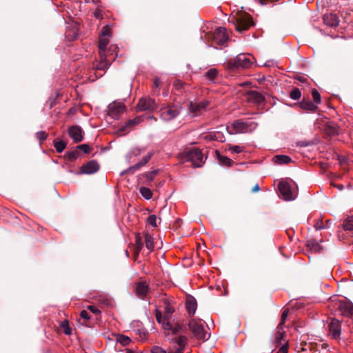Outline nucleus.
<instances>
[{
  "instance_id": "1",
  "label": "nucleus",
  "mask_w": 353,
  "mask_h": 353,
  "mask_svg": "<svg viewBox=\"0 0 353 353\" xmlns=\"http://www.w3.org/2000/svg\"><path fill=\"white\" fill-rule=\"evenodd\" d=\"M164 314H162L161 312L156 310V319L159 323L162 325L163 330H168L172 334H177L182 330V326L179 323H174L171 321L172 314L174 312V307L168 301H165Z\"/></svg>"
},
{
  "instance_id": "2",
  "label": "nucleus",
  "mask_w": 353,
  "mask_h": 353,
  "mask_svg": "<svg viewBox=\"0 0 353 353\" xmlns=\"http://www.w3.org/2000/svg\"><path fill=\"white\" fill-rule=\"evenodd\" d=\"M257 126L254 121H234L230 125H227L226 130L230 134L248 133L253 131Z\"/></svg>"
},
{
  "instance_id": "3",
  "label": "nucleus",
  "mask_w": 353,
  "mask_h": 353,
  "mask_svg": "<svg viewBox=\"0 0 353 353\" xmlns=\"http://www.w3.org/2000/svg\"><path fill=\"white\" fill-rule=\"evenodd\" d=\"M181 111L179 104L170 103L162 105L159 110L160 118L165 121H170L176 118Z\"/></svg>"
},
{
  "instance_id": "4",
  "label": "nucleus",
  "mask_w": 353,
  "mask_h": 353,
  "mask_svg": "<svg viewBox=\"0 0 353 353\" xmlns=\"http://www.w3.org/2000/svg\"><path fill=\"white\" fill-rule=\"evenodd\" d=\"M254 57L249 54H239L235 58L228 62V65L231 69L243 68L246 69L251 67L253 63Z\"/></svg>"
},
{
  "instance_id": "5",
  "label": "nucleus",
  "mask_w": 353,
  "mask_h": 353,
  "mask_svg": "<svg viewBox=\"0 0 353 353\" xmlns=\"http://www.w3.org/2000/svg\"><path fill=\"white\" fill-rule=\"evenodd\" d=\"M230 22L234 25L236 31L241 32L254 25L252 17L248 14H241L233 17Z\"/></svg>"
},
{
  "instance_id": "6",
  "label": "nucleus",
  "mask_w": 353,
  "mask_h": 353,
  "mask_svg": "<svg viewBox=\"0 0 353 353\" xmlns=\"http://www.w3.org/2000/svg\"><path fill=\"white\" fill-rule=\"evenodd\" d=\"M185 159L188 161H191L195 167H200L205 162V158L201 151L196 148L186 152Z\"/></svg>"
},
{
  "instance_id": "7",
  "label": "nucleus",
  "mask_w": 353,
  "mask_h": 353,
  "mask_svg": "<svg viewBox=\"0 0 353 353\" xmlns=\"http://www.w3.org/2000/svg\"><path fill=\"white\" fill-rule=\"evenodd\" d=\"M189 329L194 336L199 340H206L207 333L205 332L203 325L195 319H191L188 323Z\"/></svg>"
},
{
  "instance_id": "8",
  "label": "nucleus",
  "mask_w": 353,
  "mask_h": 353,
  "mask_svg": "<svg viewBox=\"0 0 353 353\" xmlns=\"http://www.w3.org/2000/svg\"><path fill=\"white\" fill-rule=\"evenodd\" d=\"M328 334L332 339L337 341L341 339V324L339 320L336 319H331L328 325Z\"/></svg>"
},
{
  "instance_id": "9",
  "label": "nucleus",
  "mask_w": 353,
  "mask_h": 353,
  "mask_svg": "<svg viewBox=\"0 0 353 353\" xmlns=\"http://www.w3.org/2000/svg\"><path fill=\"white\" fill-rule=\"evenodd\" d=\"M157 107L155 101L149 97H142L137 105L139 111H153Z\"/></svg>"
},
{
  "instance_id": "10",
  "label": "nucleus",
  "mask_w": 353,
  "mask_h": 353,
  "mask_svg": "<svg viewBox=\"0 0 353 353\" xmlns=\"http://www.w3.org/2000/svg\"><path fill=\"white\" fill-rule=\"evenodd\" d=\"M108 115L117 119L125 111V105L120 101H114L108 105Z\"/></svg>"
},
{
  "instance_id": "11",
  "label": "nucleus",
  "mask_w": 353,
  "mask_h": 353,
  "mask_svg": "<svg viewBox=\"0 0 353 353\" xmlns=\"http://www.w3.org/2000/svg\"><path fill=\"white\" fill-rule=\"evenodd\" d=\"M279 190L283 199L286 201L294 200L296 198V193L292 190L288 182L282 181L279 184Z\"/></svg>"
},
{
  "instance_id": "12",
  "label": "nucleus",
  "mask_w": 353,
  "mask_h": 353,
  "mask_svg": "<svg viewBox=\"0 0 353 353\" xmlns=\"http://www.w3.org/2000/svg\"><path fill=\"white\" fill-rule=\"evenodd\" d=\"M212 39L214 42L217 45L222 46L225 44L228 39L226 29L223 27L218 28L213 34Z\"/></svg>"
},
{
  "instance_id": "13",
  "label": "nucleus",
  "mask_w": 353,
  "mask_h": 353,
  "mask_svg": "<svg viewBox=\"0 0 353 353\" xmlns=\"http://www.w3.org/2000/svg\"><path fill=\"white\" fill-rule=\"evenodd\" d=\"M142 121V118L141 117H137L133 119H130L127 121L123 125H121L119 130L118 133L121 134H125L130 131H131L135 125L141 123Z\"/></svg>"
},
{
  "instance_id": "14",
  "label": "nucleus",
  "mask_w": 353,
  "mask_h": 353,
  "mask_svg": "<svg viewBox=\"0 0 353 353\" xmlns=\"http://www.w3.org/2000/svg\"><path fill=\"white\" fill-rule=\"evenodd\" d=\"M209 105V101L203 100L201 101H191L189 104V108L194 115H196L204 110Z\"/></svg>"
},
{
  "instance_id": "15",
  "label": "nucleus",
  "mask_w": 353,
  "mask_h": 353,
  "mask_svg": "<svg viewBox=\"0 0 353 353\" xmlns=\"http://www.w3.org/2000/svg\"><path fill=\"white\" fill-rule=\"evenodd\" d=\"M99 170V165L95 161H90L81 168L80 174H92Z\"/></svg>"
},
{
  "instance_id": "16",
  "label": "nucleus",
  "mask_w": 353,
  "mask_h": 353,
  "mask_svg": "<svg viewBox=\"0 0 353 353\" xmlns=\"http://www.w3.org/2000/svg\"><path fill=\"white\" fill-rule=\"evenodd\" d=\"M246 99L248 102L261 104L264 101L265 98L261 93L256 90H251L247 92Z\"/></svg>"
},
{
  "instance_id": "17",
  "label": "nucleus",
  "mask_w": 353,
  "mask_h": 353,
  "mask_svg": "<svg viewBox=\"0 0 353 353\" xmlns=\"http://www.w3.org/2000/svg\"><path fill=\"white\" fill-rule=\"evenodd\" d=\"M339 308L343 316H351L353 315V303L349 301H341Z\"/></svg>"
},
{
  "instance_id": "18",
  "label": "nucleus",
  "mask_w": 353,
  "mask_h": 353,
  "mask_svg": "<svg viewBox=\"0 0 353 353\" xmlns=\"http://www.w3.org/2000/svg\"><path fill=\"white\" fill-rule=\"evenodd\" d=\"M68 134L71 139L76 143L80 142L83 140L82 130L79 126H71L68 129Z\"/></svg>"
},
{
  "instance_id": "19",
  "label": "nucleus",
  "mask_w": 353,
  "mask_h": 353,
  "mask_svg": "<svg viewBox=\"0 0 353 353\" xmlns=\"http://www.w3.org/2000/svg\"><path fill=\"white\" fill-rule=\"evenodd\" d=\"M148 292V285L145 282H139L135 288V293L140 298H144Z\"/></svg>"
},
{
  "instance_id": "20",
  "label": "nucleus",
  "mask_w": 353,
  "mask_h": 353,
  "mask_svg": "<svg viewBox=\"0 0 353 353\" xmlns=\"http://www.w3.org/2000/svg\"><path fill=\"white\" fill-rule=\"evenodd\" d=\"M153 152H149L147 155L144 156L139 163L130 167L129 168V171L134 172L135 170L140 169L142 166L145 165L150 161Z\"/></svg>"
},
{
  "instance_id": "21",
  "label": "nucleus",
  "mask_w": 353,
  "mask_h": 353,
  "mask_svg": "<svg viewBox=\"0 0 353 353\" xmlns=\"http://www.w3.org/2000/svg\"><path fill=\"white\" fill-rule=\"evenodd\" d=\"M197 304L195 299L192 296L188 297L186 301V310L189 314L194 315L196 310Z\"/></svg>"
},
{
  "instance_id": "22",
  "label": "nucleus",
  "mask_w": 353,
  "mask_h": 353,
  "mask_svg": "<svg viewBox=\"0 0 353 353\" xmlns=\"http://www.w3.org/2000/svg\"><path fill=\"white\" fill-rule=\"evenodd\" d=\"M100 61L97 64L96 68L97 70H107L110 63L106 60L105 54L100 52Z\"/></svg>"
},
{
  "instance_id": "23",
  "label": "nucleus",
  "mask_w": 353,
  "mask_h": 353,
  "mask_svg": "<svg viewBox=\"0 0 353 353\" xmlns=\"http://www.w3.org/2000/svg\"><path fill=\"white\" fill-rule=\"evenodd\" d=\"M285 332L283 330V326L280 327V325L277 327V332L275 335V341L278 345H282L283 342L285 343L286 341L284 339Z\"/></svg>"
},
{
  "instance_id": "24",
  "label": "nucleus",
  "mask_w": 353,
  "mask_h": 353,
  "mask_svg": "<svg viewBox=\"0 0 353 353\" xmlns=\"http://www.w3.org/2000/svg\"><path fill=\"white\" fill-rule=\"evenodd\" d=\"M301 108L303 110H308L311 112H315L317 109V105L310 101H303L300 104Z\"/></svg>"
},
{
  "instance_id": "25",
  "label": "nucleus",
  "mask_w": 353,
  "mask_h": 353,
  "mask_svg": "<svg viewBox=\"0 0 353 353\" xmlns=\"http://www.w3.org/2000/svg\"><path fill=\"white\" fill-rule=\"evenodd\" d=\"M145 247L150 251L154 249V239L149 233L144 234Z\"/></svg>"
},
{
  "instance_id": "26",
  "label": "nucleus",
  "mask_w": 353,
  "mask_h": 353,
  "mask_svg": "<svg viewBox=\"0 0 353 353\" xmlns=\"http://www.w3.org/2000/svg\"><path fill=\"white\" fill-rule=\"evenodd\" d=\"M109 43V39L108 37L100 36L99 41V48L100 52L104 53L105 49Z\"/></svg>"
},
{
  "instance_id": "27",
  "label": "nucleus",
  "mask_w": 353,
  "mask_h": 353,
  "mask_svg": "<svg viewBox=\"0 0 353 353\" xmlns=\"http://www.w3.org/2000/svg\"><path fill=\"white\" fill-rule=\"evenodd\" d=\"M171 340L172 342L176 343L179 345L178 347H181L182 351H183L184 347L185 346L188 341V339L186 336H179V337L176 339H172Z\"/></svg>"
},
{
  "instance_id": "28",
  "label": "nucleus",
  "mask_w": 353,
  "mask_h": 353,
  "mask_svg": "<svg viewBox=\"0 0 353 353\" xmlns=\"http://www.w3.org/2000/svg\"><path fill=\"white\" fill-rule=\"evenodd\" d=\"M216 157H217V159H218L219 163L221 165H226V166H230L233 163V161L232 159H230V158H228L227 157L221 155L220 153H219L218 152H216Z\"/></svg>"
},
{
  "instance_id": "29",
  "label": "nucleus",
  "mask_w": 353,
  "mask_h": 353,
  "mask_svg": "<svg viewBox=\"0 0 353 353\" xmlns=\"http://www.w3.org/2000/svg\"><path fill=\"white\" fill-rule=\"evenodd\" d=\"M274 159L278 164H287L291 161V158L286 155H276Z\"/></svg>"
},
{
  "instance_id": "30",
  "label": "nucleus",
  "mask_w": 353,
  "mask_h": 353,
  "mask_svg": "<svg viewBox=\"0 0 353 353\" xmlns=\"http://www.w3.org/2000/svg\"><path fill=\"white\" fill-rule=\"evenodd\" d=\"M225 150L232 154H239L244 151V148L240 145H228L226 146Z\"/></svg>"
},
{
  "instance_id": "31",
  "label": "nucleus",
  "mask_w": 353,
  "mask_h": 353,
  "mask_svg": "<svg viewBox=\"0 0 353 353\" xmlns=\"http://www.w3.org/2000/svg\"><path fill=\"white\" fill-rule=\"evenodd\" d=\"M159 170H154L144 174V176L146 178L147 184L150 183L154 180Z\"/></svg>"
},
{
  "instance_id": "32",
  "label": "nucleus",
  "mask_w": 353,
  "mask_h": 353,
  "mask_svg": "<svg viewBox=\"0 0 353 353\" xmlns=\"http://www.w3.org/2000/svg\"><path fill=\"white\" fill-rule=\"evenodd\" d=\"M217 75L218 70L215 68H211L205 73V77L210 81H214Z\"/></svg>"
},
{
  "instance_id": "33",
  "label": "nucleus",
  "mask_w": 353,
  "mask_h": 353,
  "mask_svg": "<svg viewBox=\"0 0 353 353\" xmlns=\"http://www.w3.org/2000/svg\"><path fill=\"white\" fill-rule=\"evenodd\" d=\"M139 192L141 196L147 200L150 199L152 196V192L148 188L141 187Z\"/></svg>"
},
{
  "instance_id": "34",
  "label": "nucleus",
  "mask_w": 353,
  "mask_h": 353,
  "mask_svg": "<svg viewBox=\"0 0 353 353\" xmlns=\"http://www.w3.org/2000/svg\"><path fill=\"white\" fill-rule=\"evenodd\" d=\"M290 97L293 100H298L301 97V90L299 88H294L290 94Z\"/></svg>"
},
{
  "instance_id": "35",
  "label": "nucleus",
  "mask_w": 353,
  "mask_h": 353,
  "mask_svg": "<svg viewBox=\"0 0 353 353\" xmlns=\"http://www.w3.org/2000/svg\"><path fill=\"white\" fill-rule=\"evenodd\" d=\"M135 249L138 252H139L141 249L143 248V243L142 242V238L140 236V234H137L136 236V241H135Z\"/></svg>"
},
{
  "instance_id": "36",
  "label": "nucleus",
  "mask_w": 353,
  "mask_h": 353,
  "mask_svg": "<svg viewBox=\"0 0 353 353\" xmlns=\"http://www.w3.org/2000/svg\"><path fill=\"white\" fill-rule=\"evenodd\" d=\"M56 150L58 152H62L66 147V144L63 141H56L54 144Z\"/></svg>"
},
{
  "instance_id": "37",
  "label": "nucleus",
  "mask_w": 353,
  "mask_h": 353,
  "mask_svg": "<svg viewBox=\"0 0 353 353\" xmlns=\"http://www.w3.org/2000/svg\"><path fill=\"white\" fill-rule=\"evenodd\" d=\"M117 341L123 345H127L130 342V338L124 335L118 336L117 338Z\"/></svg>"
},
{
  "instance_id": "38",
  "label": "nucleus",
  "mask_w": 353,
  "mask_h": 353,
  "mask_svg": "<svg viewBox=\"0 0 353 353\" xmlns=\"http://www.w3.org/2000/svg\"><path fill=\"white\" fill-rule=\"evenodd\" d=\"M312 96L315 104L317 105L321 103V95L316 90H313L312 91Z\"/></svg>"
},
{
  "instance_id": "39",
  "label": "nucleus",
  "mask_w": 353,
  "mask_h": 353,
  "mask_svg": "<svg viewBox=\"0 0 353 353\" xmlns=\"http://www.w3.org/2000/svg\"><path fill=\"white\" fill-rule=\"evenodd\" d=\"M147 223L152 227H157V216L154 214L150 215L147 219Z\"/></svg>"
},
{
  "instance_id": "40",
  "label": "nucleus",
  "mask_w": 353,
  "mask_h": 353,
  "mask_svg": "<svg viewBox=\"0 0 353 353\" xmlns=\"http://www.w3.org/2000/svg\"><path fill=\"white\" fill-rule=\"evenodd\" d=\"M288 314H289V310L288 308L285 309L283 311L282 316H281V322L279 324V325H280V327H281V326L284 325V324L285 323V321H286V319H287V317L288 316Z\"/></svg>"
},
{
  "instance_id": "41",
  "label": "nucleus",
  "mask_w": 353,
  "mask_h": 353,
  "mask_svg": "<svg viewBox=\"0 0 353 353\" xmlns=\"http://www.w3.org/2000/svg\"><path fill=\"white\" fill-rule=\"evenodd\" d=\"M61 327L65 334L69 335L71 334V329L70 328L69 323L67 321H64L61 323Z\"/></svg>"
},
{
  "instance_id": "42",
  "label": "nucleus",
  "mask_w": 353,
  "mask_h": 353,
  "mask_svg": "<svg viewBox=\"0 0 353 353\" xmlns=\"http://www.w3.org/2000/svg\"><path fill=\"white\" fill-rule=\"evenodd\" d=\"M111 34V29L108 26H105L101 30V36L109 37Z\"/></svg>"
},
{
  "instance_id": "43",
  "label": "nucleus",
  "mask_w": 353,
  "mask_h": 353,
  "mask_svg": "<svg viewBox=\"0 0 353 353\" xmlns=\"http://www.w3.org/2000/svg\"><path fill=\"white\" fill-rule=\"evenodd\" d=\"M36 136H37V139H39L40 141H44L47 138V134L44 131H41V132H37L36 134Z\"/></svg>"
},
{
  "instance_id": "44",
  "label": "nucleus",
  "mask_w": 353,
  "mask_h": 353,
  "mask_svg": "<svg viewBox=\"0 0 353 353\" xmlns=\"http://www.w3.org/2000/svg\"><path fill=\"white\" fill-rule=\"evenodd\" d=\"M68 156L70 160L74 161L75 160L78 156H79V152L78 151H72L68 153Z\"/></svg>"
},
{
  "instance_id": "45",
  "label": "nucleus",
  "mask_w": 353,
  "mask_h": 353,
  "mask_svg": "<svg viewBox=\"0 0 353 353\" xmlns=\"http://www.w3.org/2000/svg\"><path fill=\"white\" fill-rule=\"evenodd\" d=\"M80 150H81L84 153H89L91 151L90 146L87 144H82L78 147Z\"/></svg>"
},
{
  "instance_id": "46",
  "label": "nucleus",
  "mask_w": 353,
  "mask_h": 353,
  "mask_svg": "<svg viewBox=\"0 0 353 353\" xmlns=\"http://www.w3.org/2000/svg\"><path fill=\"white\" fill-rule=\"evenodd\" d=\"M152 353H166V351L159 346H154L151 350Z\"/></svg>"
},
{
  "instance_id": "47",
  "label": "nucleus",
  "mask_w": 353,
  "mask_h": 353,
  "mask_svg": "<svg viewBox=\"0 0 353 353\" xmlns=\"http://www.w3.org/2000/svg\"><path fill=\"white\" fill-rule=\"evenodd\" d=\"M314 228L316 230H321L323 228H325V226L323 225V223L322 221V219H319L316 221V223L314 224Z\"/></svg>"
},
{
  "instance_id": "48",
  "label": "nucleus",
  "mask_w": 353,
  "mask_h": 353,
  "mask_svg": "<svg viewBox=\"0 0 353 353\" xmlns=\"http://www.w3.org/2000/svg\"><path fill=\"white\" fill-rule=\"evenodd\" d=\"M174 86L176 88V89L179 90V89H182L183 88V82L181 81L176 80L174 82Z\"/></svg>"
},
{
  "instance_id": "49",
  "label": "nucleus",
  "mask_w": 353,
  "mask_h": 353,
  "mask_svg": "<svg viewBox=\"0 0 353 353\" xmlns=\"http://www.w3.org/2000/svg\"><path fill=\"white\" fill-rule=\"evenodd\" d=\"M80 316L82 319L85 320H88L90 318L88 312L86 310H82L80 313Z\"/></svg>"
},
{
  "instance_id": "50",
  "label": "nucleus",
  "mask_w": 353,
  "mask_h": 353,
  "mask_svg": "<svg viewBox=\"0 0 353 353\" xmlns=\"http://www.w3.org/2000/svg\"><path fill=\"white\" fill-rule=\"evenodd\" d=\"M281 345L282 346L280 348L279 351L283 353H287L288 350V346L287 342L283 343Z\"/></svg>"
},
{
  "instance_id": "51",
  "label": "nucleus",
  "mask_w": 353,
  "mask_h": 353,
  "mask_svg": "<svg viewBox=\"0 0 353 353\" xmlns=\"http://www.w3.org/2000/svg\"><path fill=\"white\" fill-rule=\"evenodd\" d=\"M88 308L94 314H99L100 312L99 310L96 306L89 305Z\"/></svg>"
},
{
  "instance_id": "52",
  "label": "nucleus",
  "mask_w": 353,
  "mask_h": 353,
  "mask_svg": "<svg viewBox=\"0 0 353 353\" xmlns=\"http://www.w3.org/2000/svg\"><path fill=\"white\" fill-rule=\"evenodd\" d=\"M264 65L266 66V67H273V66H276V62L274 61L269 60V61H267L264 63Z\"/></svg>"
},
{
  "instance_id": "53",
  "label": "nucleus",
  "mask_w": 353,
  "mask_h": 353,
  "mask_svg": "<svg viewBox=\"0 0 353 353\" xmlns=\"http://www.w3.org/2000/svg\"><path fill=\"white\" fill-rule=\"evenodd\" d=\"M159 85H160V81H159V79L156 78V79H154V89H153V92H154V94L156 93V90H155V89L159 88Z\"/></svg>"
},
{
  "instance_id": "54",
  "label": "nucleus",
  "mask_w": 353,
  "mask_h": 353,
  "mask_svg": "<svg viewBox=\"0 0 353 353\" xmlns=\"http://www.w3.org/2000/svg\"><path fill=\"white\" fill-rule=\"evenodd\" d=\"M331 17L334 19V21L331 23H330V25L331 26H337L339 24V21H337L336 16H332V15Z\"/></svg>"
},
{
  "instance_id": "55",
  "label": "nucleus",
  "mask_w": 353,
  "mask_h": 353,
  "mask_svg": "<svg viewBox=\"0 0 353 353\" xmlns=\"http://www.w3.org/2000/svg\"><path fill=\"white\" fill-rule=\"evenodd\" d=\"M182 348L181 347H177L175 350H170L168 351V353H182Z\"/></svg>"
},
{
  "instance_id": "56",
  "label": "nucleus",
  "mask_w": 353,
  "mask_h": 353,
  "mask_svg": "<svg viewBox=\"0 0 353 353\" xmlns=\"http://www.w3.org/2000/svg\"><path fill=\"white\" fill-rule=\"evenodd\" d=\"M94 16L97 19H99L101 17V13L100 11H96L94 13Z\"/></svg>"
},
{
  "instance_id": "57",
  "label": "nucleus",
  "mask_w": 353,
  "mask_h": 353,
  "mask_svg": "<svg viewBox=\"0 0 353 353\" xmlns=\"http://www.w3.org/2000/svg\"><path fill=\"white\" fill-rule=\"evenodd\" d=\"M259 190V186L258 184L255 185L254 187L252 188V192H256Z\"/></svg>"
},
{
  "instance_id": "58",
  "label": "nucleus",
  "mask_w": 353,
  "mask_h": 353,
  "mask_svg": "<svg viewBox=\"0 0 353 353\" xmlns=\"http://www.w3.org/2000/svg\"><path fill=\"white\" fill-rule=\"evenodd\" d=\"M319 245L318 244H316L315 246H314L313 249L314 250H319Z\"/></svg>"
},
{
  "instance_id": "59",
  "label": "nucleus",
  "mask_w": 353,
  "mask_h": 353,
  "mask_svg": "<svg viewBox=\"0 0 353 353\" xmlns=\"http://www.w3.org/2000/svg\"><path fill=\"white\" fill-rule=\"evenodd\" d=\"M330 220H327V225H325V228H329V227H330Z\"/></svg>"
},
{
  "instance_id": "60",
  "label": "nucleus",
  "mask_w": 353,
  "mask_h": 353,
  "mask_svg": "<svg viewBox=\"0 0 353 353\" xmlns=\"http://www.w3.org/2000/svg\"><path fill=\"white\" fill-rule=\"evenodd\" d=\"M337 187L339 188V190H341L343 188L342 186L341 187L337 186Z\"/></svg>"
}]
</instances>
